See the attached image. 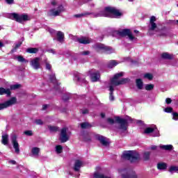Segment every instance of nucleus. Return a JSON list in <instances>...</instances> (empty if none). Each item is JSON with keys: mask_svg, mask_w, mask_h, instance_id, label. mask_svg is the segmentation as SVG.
<instances>
[{"mask_svg": "<svg viewBox=\"0 0 178 178\" xmlns=\"http://www.w3.org/2000/svg\"><path fill=\"white\" fill-rule=\"evenodd\" d=\"M117 34L120 35V37H128L130 41H136L137 38L133 35V33L130 31V29H123L122 31H117Z\"/></svg>", "mask_w": 178, "mask_h": 178, "instance_id": "8", "label": "nucleus"}, {"mask_svg": "<svg viewBox=\"0 0 178 178\" xmlns=\"http://www.w3.org/2000/svg\"><path fill=\"white\" fill-rule=\"evenodd\" d=\"M119 65V63L115 60H111L108 63V67L109 69H112L113 67H115V66H118Z\"/></svg>", "mask_w": 178, "mask_h": 178, "instance_id": "29", "label": "nucleus"}, {"mask_svg": "<svg viewBox=\"0 0 178 178\" xmlns=\"http://www.w3.org/2000/svg\"><path fill=\"white\" fill-rule=\"evenodd\" d=\"M114 90H115V89L113 88V86L110 85L109 86V91H110L109 99H110V101H114L115 100V97H113V91Z\"/></svg>", "mask_w": 178, "mask_h": 178, "instance_id": "30", "label": "nucleus"}, {"mask_svg": "<svg viewBox=\"0 0 178 178\" xmlns=\"http://www.w3.org/2000/svg\"><path fill=\"white\" fill-rule=\"evenodd\" d=\"M70 99V95H69V94L63 95V101H68V99Z\"/></svg>", "mask_w": 178, "mask_h": 178, "instance_id": "46", "label": "nucleus"}, {"mask_svg": "<svg viewBox=\"0 0 178 178\" xmlns=\"http://www.w3.org/2000/svg\"><path fill=\"white\" fill-rule=\"evenodd\" d=\"M43 63H44L46 65V69L47 70H51L52 65H51V64H49V63L48 62L47 58L45 60H44Z\"/></svg>", "mask_w": 178, "mask_h": 178, "instance_id": "37", "label": "nucleus"}, {"mask_svg": "<svg viewBox=\"0 0 178 178\" xmlns=\"http://www.w3.org/2000/svg\"><path fill=\"white\" fill-rule=\"evenodd\" d=\"M38 51H39L38 48H35V47H31L26 49V52L28 54H37Z\"/></svg>", "mask_w": 178, "mask_h": 178, "instance_id": "32", "label": "nucleus"}, {"mask_svg": "<svg viewBox=\"0 0 178 178\" xmlns=\"http://www.w3.org/2000/svg\"><path fill=\"white\" fill-rule=\"evenodd\" d=\"M136 83L138 90H143V87H144V83L143 82V80L141 79H136Z\"/></svg>", "mask_w": 178, "mask_h": 178, "instance_id": "28", "label": "nucleus"}, {"mask_svg": "<svg viewBox=\"0 0 178 178\" xmlns=\"http://www.w3.org/2000/svg\"><path fill=\"white\" fill-rule=\"evenodd\" d=\"M52 8H51L47 13L48 16L50 17H56L60 16L63 12L66 11V9L63 6V4L59 3L56 0H52L51 1Z\"/></svg>", "mask_w": 178, "mask_h": 178, "instance_id": "2", "label": "nucleus"}, {"mask_svg": "<svg viewBox=\"0 0 178 178\" xmlns=\"http://www.w3.org/2000/svg\"><path fill=\"white\" fill-rule=\"evenodd\" d=\"M2 47H3V43H2V42L0 41V48H2Z\"/></svg>", "mask_w": 178, "mask_h": 178, "instance_id": "63", "label": "nucleus"}, {"mask_svg": "<svg viewBox=\"0 0 178 178\" xmlns=\"http://www.w3.org/2000/svg\"><path fill=\"white\" fill-rule=\"evenodd\" d=\"M24 134H25V136H33V131H25Z\"/></svg>", "mask_w": 178, "mask_h": 178, "instance_id": "48", "label": "nucleus"}, {"mask_svg": "<svg viewBox=\"0 0 178 178\" xmlns=\"http://www.w3.org/2000/svg\"><path fill=\"white\" fill-rule=\"evenodd\" d=\"M92 17H111V19L120 17L122 13L113 7H106L95 13H90Z\"/></svg>", "mask_w": 178, "mask_h": 178, "instance_id": "1", "label": "nucleus"}, {"mask_svg": "<svg viewBox=\"0 0 178 178\" xmlns=\"http://www.w3.org/2000/svg\"><path fill=\"white\" fill-rule=\"evenodd\" d=\"M81 113L83 115H87V113H88V110L87 108H85L83 110H81Z\"/></svg>", "mask_w": 178, "mask_h": 178, "instance_id": "55", "label": "nucleus"}, {"mask_svg": "<svg viewBox=\"0 0 178 178\" xmlns=\"http://www.w3.org/2000/svg\"><path fill=\"white\" fill-rule=\"evenodd\" d=\"M115 122L120 124L118 126L119 130L121 131H126L127 130V124L129 122H132L133 119L130 117H127V119L120 118V117L115 118Z\"/></svg>", "mask_w": 178, "mask_h": 178, "instance_id": "7", "label": "nucleus"}, {"mask_svg": "<svg viewBox=\"0 0 178 178\" xmlns=\"http://www.w3.org/2000/svg\"><path fill=\"white\" fill-rule=\"evenodd\" d=\"M165 102L166 104H168V105H169V104H172V99L170 98L165 99Z\"/></svg>", "mask_w": 178, "mask_h": 178, "instance_id": "57", "label": "nucleus"}, {"mask_svg": "<svg viewBox=\"0 0 178 178\" xmlns=\"http://www.w3.org/2000/svg\"><path fill=\"white\" fill-rule=\"evenodd\" d=\"M144 77H145V79H148V80H152L154 76H152V74H145L144 75Z\"/></svg>", "mask_w": 178, "mask_h": 178, "instance_id": "44", "label": "nucleus"}, {"mask_svg": "<svg viewBox=\"0 0 178 178\" xmlns=\"http://www.w3.org/2000/svg\"><path fill=\"white\" fill-rule=\"evenodd\" d=\"M81 55H84V56L90 55V51H81Z\"/></svg>", "mask_w": 178, "mask_h": 178, "instance_id": "54", "label": "nucleus"}, {"mask_svg": "<svg viewBox=\"0 0 178 178\" xmlns=\"http://www.w3.org/2000/svg\"><path fill=\"white\" fill-rule=\"evenodd\" d=\"M1 143L3 145H7L8 143H9V135L3 134L1 136Z\"/></svg>", "mask_w": 178, "mask_h": 178, "instance_id": "24", "label": "nucleus"}, {"mask_svg": "<svg viewBox=\"0 0 178 178\" xmlns=\"http://www.w3.org/2000/svg\"><path fill=\"white\" fill-rule=\"evenodd\" d=\"M145 134H151L152 137H159V131L156 127H147L144 131Z\"/></svg>", "mask_w": 178, "mask_h": 178, "instance_id": "13", "label": "nucleus"}, {"mask_svg": "<svg viewBox=\"0 0 178 178\" xmlns=\"http://www.w3.org/2000/svg\"><path fill=\"white\" fill-rule=\"evenodd\" d=\"M10 138L13 147L15 151V154H19L20 148L19 147V143L17 142V136H16V134H13L10 136Z\"/></svg>", "mask_w": 178, "mask_h": 178, "instance_id": "10", "label": "nucleus"}, {"mask_svg": "<svg viewBox=\"0 0 178 178\" xmlns=\"http://www.w3.org/2000/svg\"><path fill=\"white\" fill-rule=\"evenodd\" d=\"M49 33H50L51 34H54V33H55V30H54V29H49Z\"/></svg>", "mask_w": 178, "mask_h": 178, "instance_id": "60", "label": "nucleus"}, {"mask_svg": "<svg viewBox=\"0 0 178 178\" xmlns=\"http://www.w3.org/2000/svg\"><path fill=\"white\" fill-rule=\"evenodd\" d=\"M94 178H112L111 176L105 175L99 172H95L93 175Z\"/></svg>", "mask_w": 178, "mask_h": 178, "instance_id": "22", "label": "nucleus"}, {"mask_svg": "<svg viewBox=\"0 0 178 178\" xmlns=\"http://www.w3.org/2000/svg\"><path fill=\"white\" fill-rule=\"evenodd\" d=\"M21 46H22V42H19L15 44V49H17V48H19Z\"/></svg>", "mask_w": 178, "mask_h": 178, "instance_id": "56", "label": "nucleus"}, {"mask_svg": "<svg viewBox=\"0 0 178 178\" xmlns=\"http://www.w3.org/2000/svg\"><path fill=\"white\" fill-rule=\"evenodd\" d=\"M89 74L90 76L91 81L93 82L98 81L101 75L99 72L95 71V70H92L89 71Z\"/></svg>", "mask_w": 178, "mask_h": 178, "instance_id": "14", "label": "nucleus"}, {"mask_svg": "<svg viewBox=\"0 0 178 178\" xmlns=\"http://www.w3.org/2000/svg\"><path fill=\"white\" fill-rule=\"evenodd\" d=\"M161 57L163 58V59H168V60H170L173 59L174 56L173 54H170L169 53H163L161 54Z\"/></svg>", "mask_w": 178, "mask_h": 178, "instance_id": "26", "label": "nucleus"}, {"mask_svg": "<svg viewBox=\"0 0 178 178\" xmlns=\"http://www.w3.org/2000/svg\"><path fill=\"white\" fill-rule=\"evenodd\" d=\"M57 40L59 42H63V39L65 38V34L62 31H58L56 33Z\"/></svg>", "mask_w": 178, "mask_h": 178, "instance_id": "25", "label": "nucleus"}, {"mask_svg": "<svg viewBox=\"0 0 178 178\" xmlns=\"http://www.w3.org/2000/svg\"><path fill=\"white\" fill-rule=\"evenodd\" d=\"M101 116H102V118H105V113H101Z\"/></svg>", "mask_w": 178, "mask_h": 178, "instance_id": "64", "label": "nucleus"}, {"mask_svg": "<svg viewBox=\"0 0 178 178\" xmlns=\"http://www.w3.org/2000/svg\"><path fill=\"white\" fill-rule=\"evenodd\" d=\"M145 90L147 91H151V90H154V85L153 84H147L145 86Z\"/></svg>", "mask_w": 178, "mask_h": 178, "instance_id": "42", "label": "nucleus"}, {"mask_svg": "<svg viewBox=\"0 0 178 178\" xmlns=\"http://www.w3.org/2000/svg\"><path fill=\"white\" fill-rule=\"evenodd\" d=\"M74 80H76L79 83H83L85 84H87V81L86 80V78L84 77L83 74H80L79 72L74 73Z\"/></svg>", "mask_w": 178, "mask_h": 178, "instance_id": "16", "label": "nucleus"}, {"mask_svg": "<svg viewBox=\"0 0 178 178\" xmlns=\"http://www.w3.org/2000/svg\"><path fill=\"white\" fill-rule=\"evenodd\" d=\"M3 94H6L8 96L10 95V89L0 88V95H3Z\"/></svg>", "mask_w": 178, "mask_h": 178, "instance_id": "27", "label": "nucleus"}, {"mask_svg": "<svg viewBox=\"0 0 178 178\" xmlns=\"http://www.w3.org/2000/svg\"><path fill=\"white\" fill-rule=\"evenodd\" d=\"M91 15L90 13H81V14H76L74 15V17L80 18V17H84V16H88Z\"/></svg>", "mask_w": 178, "mask_h": 178, "instance_id": "39", "label": "nucleus"}, {"mask_svg": "<svg viewBox=\"0 0 178 178\" xmlns=\"http://www.w3.org/2000/svg\"><path fill=\"white\" fill-rule=\"evenodd\" d=\"M151 149H156V146L152 145V146L151 147Z\"/></svg>", "mask_w": 178, "mask_h": 178, "instance_id": "62", "label": "nucleus"}, {"mask_svg": "<svg viewBox=\"0 0 178 178\" xmlns=\"http://www.w3.org/2000/svg\"><path fill=\"white\" fill-rule=\"evenodd\" d=\"M31 67L35 69V70H38L41 69V64L40 63V58L36 57L31 60L30 62Z\"/></svg>", "mask_w": 178, "mask_h": 178, "instance_id": "15", "label": "nucleus"}, {"mask_svg": "<svg viewBox=\"0 0 178 178\" xmlns=\"http://www.w3.org/2000/svg\"><path fill=\"white\" fill-rule=\"evenodd\" d=\"M47 127L51 133H55L56 131H58V130H59V127L56 126L48 125Z\"/></svg>", "mask_w": 178, "mask_h": 178, "instance_id": "33", "label": "nucleus"}, {"mask_svg": "<svg viewBox=\"0 0 178 178\" xmlns=\"http://www.w3.org/2000/svg\"><path fill=\"white\" fill-rule=\"evenodd\" d=\"M122 158L127 161H130L131 163L137 162V161H140V154L136 151L129 150L123 152Z\"/></svg>", "mask_w": 178, "mask_h": 178, "instance_id": "3", "label": "nucleus"}, {"mask_svg": "<svg viewBox=\"0 0 178 178\" xmlns=\"http://www.w3.org/2000/svg\"><path fill=\"white\" fill-rule=\"evenodd\" d=\"M151 155V152H145L143 153V159L144 161H148L149 159V156Z\"/></svg>", "mask_w": 178, "mask_h": 178, "instance_id": "38", "label": "nucleus"}, {"mask_svg": "<svg viewBox=\"0 0 178 178\" xmlns=\"http://www.w3.org/2000/svg\"><path fill=\"white\" fill-rule=\"evenodd\" d=\"M122 76H123V72H120L114 75L113 78L111 80L110 85L113 86V87H116L122 84H126V83H129V81H130L129 79H122L118 80L120 77H122Z\"/></svg>", "mask_w": 178, "mask_h": 178, "instance_id": "5", "label": "nucleus"}, {"mask_svg": "<svg viewBox=\"0 0 178 178\" xmlns=\"http://www.w3.org/2000/svg\"><path fill=\"white\" fill-rule=\"evenodd\" d=\"M39 154H40V148L33 147L31 149V156H34L35 158H38Z\"/></svg>", "mask_w": 178, "mask_h": 178, "instance_id": "23", "label": "nucleus"}, {"mask_svg": "<svg viewBox=\"0 0 178 178\" xmlns=\"http://www.w3.org/2000/svg\"><path fill=\"white\" fill-rule=\"evenodd\" d=\"M165 112L167 113H172V111H173V108L172 107H167L165 108Z\"/></svg>", "mask_w": 178, "mask_h": 178, "instance_id": "47", "label": "nucleus"}, {"mask_svg": "<svg viewBox=\"0 0 178 178\" xmlns=\"http://www.w3.org/2000/svg\"><path fill=\"white\" fill-rule=\"evenodd\" d=\"M84 141H91V136L90 134H86L85 136H83Z\"/></svg>", "mask_w": 178, "mask_h": 178, "instance_id": "45", "label": "nucleus"}, {"mask_svg": "<svg viewBox=\"0 0 178 178\" xmlns=\"http://www.w3.org/2000/svg\"><path fill=\"white\" fill-rule=\"evenodd\" d=\"M7 17L10 19L11 20H15L17 22V23H23V22H27V20H30V17L27 14H18L16 13H12L7 15Z\"/></svg>", "mask_w": 178, "mask_h": 178, "instance_id": "4", "label": "nucleus"}, {"mask_svg": "<svg viewBox=\"0 0 178 178\" xmlns=\"http://www.w3.org/2000/svg\"><path fill=\"white\" fill-rule=\"evenodd\" d=\"M49 52H51V54H55V50H54V49L49 50Z\"/></svg>", "mask_w": 178, "mask_h": 178, "instance_id": "61", "label": "nucleus"}, {"mask_svg": "<svg viewBox=\"0 0 178 178\" xmlns=\"http://www.w3.org/2000/svg\"><path fill=\"white\" fill-rule=\"evenodd\" d=\"M35 124H39V125L44 124V122H42V120L40 119L35 120Z\"/></svg>", "mask_w": 178, "mask_h": 178, "instance_id": "49", "label": "nucleus"}, {"mask_svg": "<svg viewBox=\"0 0 178 178\" xmlns=\"http://www.w3.org/2000/svg\"><path fill=\"white\" fill-rule=\"evenodd\" d=\"M76 41L79 42V44H90L91 42V40L88 39V38H77Z\"/></svg>", "mask_w": 178, "mask_h": 178, "instance_id": "20", "label": "nucleus"}, {"mask_svg": "<svg viewBox=\"0 0 178 178\" xmlns=\"http://www.w3.org/2000/svg\"><path fill=\"white\" fill-rule=\"evenodd\" d=\"M94 49L100 54H113L115 49L102 43H97L93 46Z\"/></svg>", "mask_w": 178, "mask_h": 178, "instance_id": "6", "label": "nucleus"}, {"mask_svg": "<svg viewBox=\"0 0 178 178\" xmlns=\"http://www.w3.org/2000/svg\"><path fill=\"white\" fill-rule=\"evenodd\" d=\"M19 87H20V85H17V84L12 85L10 86V90H17V88H19Z\"/></svg>", "mask_w": 178, "mask_h": 178, "instance_id": "51", "label": "nucleus"}, {"mask_svg": "<svg viewBox=\"0 0 178 178\" xmlns=\"http://www.w3.org/2000/svg\"><path fill=\"white\" fill-rule=\"evenodd\" d=\"M122 178H138L136 172L133 170L127 171L122 175Z\"/></svg>", "mask_w": 178, "mask_h": 178, "instance_id": "17", "label": "nucleus"}, {"mask_svg": "<svg viewBox=\"0 0 178 178\" xmlns=\"http://www.w3.org/2000/svg\"><path fill=\"white\" fill-rule=\"evenodd\" d=\"M16 97H13L10 100H8L7 102L3 104H0V111L8 108V106H12V105H15V104H16Z\"/></svg>", "mask_w": 178, "mask_h": 178, "instance_id": "12", "label": "nucleus"}, {"mask_svg": "<svg viewBox=\"0 0 178 178\" xmlns=\"http://www.w3.org/2000/svg\"><path fill=\"white\" fill-rule=\"evenodd\" d=\"M177 171H178L177 166H171L169 170V172H170V173H173V172H177Z\"/></svg>", "mask_w": 178, "mask_h": 178, "instance_id": "43", "label": "nucleus"}, {"mask_svg": "<svg viewBox=\"0 0 178 178\" xmlns=\"http://www.w3.org/2000/svg\"><path fill=\"white\" fill-rule=\"evenodd\" d=\"M160 148H161V149H165V151H171V149H173V145H160Z\"/></svg>", "mask_w": 178, "mask_h": 178, "instance_id": "31", "label": "nucleus"}, {"mask_svg": "<svg viewBox=\"0 0 178 178\" xmlns=\"http://www.w3.org/2000/svg\"><path fill=\"white\" fill-rule=\"evenodd\" d=\"M47 108H48V105L47 104H44L42 106V110L45 111V109H47Z\"/></svg>", "mask_w": 178, "mask_h": 178, "instance_id": "59", "label": "nucleus"}, {"mask_svg": "<svg viewBox=\"0 0 178 178\" xmlns=\"http://www.w3.org/2000/svg\"><path fill=\"white\" fill-rule=\"evenodd\" d=\"M7 5H13L15 3V0H5Z\"/></svg>", "mask_w": 178, "mask_h": 178, "instance_id": "50", "label": "nucleus"}, {"mask_svg": "<svg viewBox=\"0 0 178 178\" xmlns=\"http://www.w3.org/2000/svg\"><path fill=\"white\" fill-rule=\"evenodd\" d=\"M107 122H108V123L110 124H113V123H115V120H113L112 118H108L107 119Z\"/></svg>", "mask_w": 178, "mask_h": 178, "instance_id": "53", "label": "nucleus"}, {"mask_svg": "<svg viewBox=\"0 0 178 178\" xmlns=\"http://www.w3.org/2000/svg\"><path fill=\"white\" fill-rule=\"evenodd\" d=\"M156 22V17L155 16H152L150 17V21H149V30H148V33L149 35H154V32L155 29H156V24L155 23Z\"/></svg>", "mask_w": 178, "mask_h": 178, "instance_id": "11", "label": "nucleus"}, {"mask_svg": "<svg viewBox=\"0 0 178 178\" xmlns=\"http://www.w3.org/2000/svg\"><path fill=\"white\" fill-rule=\"evenodd\" d=\"M49 80L51 81V83H54V84H56L58 83L56 81V76H55V74H51L49 76Z\"/></svg>", "mask_w": 178, "mask_h": 178, "instance_id": "36", "label": "nucleus"}, {"mask_svg": "<svg viewBox=\"0 0 178 178\" xmlns=\"http://www.w3.org/2000/svg\"><path fill=\"white\" fill-rule=\"evenodd\" d=\"M68 129L64 127L61 129L60 134V140L61 143H66V141H69V138H70V132L67 131Z\"/></svg>", "mask_w": 178, "mask_h": 178, "instance_id": "9", "label": "nucleus"}, {"mask_svg": "<svg viewBox=\"0 0 178 178\" xmlns=\"http://www.w3.org/2000/svg\"><path fill=\"white\" fill-rule=\"evenodd\" d=\"M157 168L159 170H165V169H166V163H159L157 164Z\"/></svg>", "mask_w": 178, "mask_h": 178, "instance_id": "35", "label": "nucleus"}, {"mask_svg": "<svg viewBox=\"0 0 178 178\" xmlns=\"http://www.w3.org/2000/svg\"><path fill=\"white\" fill-rule=\"evenodd\" d=\"M97 139L101 143V144H102V145H104V147H108V145H109V142L108 141V139H106V138H105L104 136H99L97 137Z\"/></svg>", "mask_w": 178, "mask_h": 178, "instance_id": "18", "label": "nucleus"}, {"mask_svg": "<svg viewBox=\"0 0 178 178\" xmlns=\"http://www.w3.org/2000/svg\"><path fill=\"white\" fill-rule=\"evenodd\" d=\"M172 119L173 120H178V113H172Z\"/></svg>", "mask_w": 178, "mask_h": 178, "instance_id": "52", "label": "nucleus"}, {"mask_svg": "<svg viewBox=\"0 0 178 178\" xmlns=\"http://www.w3.org/2000/svg\"><path fill=\"white\" fill-rule=\"evenodd\" d=\"M62 151H63V147L62 145L56 146V152L57 154H62Z\"/></svg>", "mask_w": 178, "mask_h": 178, "instance_id": "41", "label": "nucleus"}, {"mask_svg": "<svg viewBox=\"0 0 178 178\" xmlns=\"http://www.w3.org/2000/svg\"><path fill=\"white\" fill-rule=\"evenodd\" d=\"M8 162H9V163H11L12 165H16V161L11 160V161H10Z\"/></svg>", "mask_w": 178, "mask_h": 178, "instance_id": "58", "label": "nucleus"}, {"mask_svg": "<svg viewBox=\"0 0 178 178\" xmlns=\"http://www.w3.org/2000/svg\"><path fill=\"white\" fill-rule=\"evenodd\" d=\"M81 166H83V161L81 160H76L74 165V170H75V172H79Z\"/></svg>", "mask_w": 178, "mask_h": 178, "instance_id": "19", "label": "nucleus"}, {"mask_svg": "<svg viewBox=\"0 0 178 178\" xmlns=\"http://www.w3.org/2000/svg\"><path fill=\"white\" fill-rule=\"evenodd\" d=\"M15 59H17V60L18 62H22V63H29V60H27L25 58H24L22 56H15Z\"/></svg>", "mask_w": 178, "mask_h": 178, "instance_id": "34", "label": "nucleus"}, {"mask_svg": "<svg viewBox=\"0 0 178 178\" xmlns=\"http://www.w3.org/2000/svg\"><path fill=\"white\" fill-rule=\"evenodd\" d=\"M81 129H90L91 127V124L88 122H83L81 124Z\"/></svg>", "mask_w": 178, "mask_h": 178, "instance_id": "40", "label": "nucleus"}, {"mask_svg": "<svg viewBox=\"0 0 178 178\" xmlns=\"http://www.w3.org/2000/svg\"><path fill=\"white\" fill-rule=\"evenodd\" d=\"M159 35H160V37H165V35H168V33H169V30L167 29L166 27H164L163 29H161V30L159 31L158 32Z\"/></svg>", "mask_w": 178, "mask_h": 178, "instance_id": "21", "label": "nucleus"}]
</instances>
